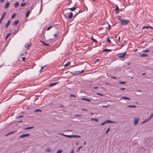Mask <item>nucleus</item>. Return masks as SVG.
Listing matches in <instances>:
<instances>
[{"instance_id":"nucleus-1","label":"nucleus","mask_w":153,"mask_h":153,"mask_svg":"<svg viewBox=\"0 0 153 153\" xmlns=\"http://www.w3.org/2000/svg\"><path fill=\"white\" fill-rule=\"evenodd\" d=\"M66 9L64 10L63 11L64 14L66 16H68L70 19H71L73 16V14L72 13L70 12L69 13H67L66 12Z\"/></svg>"},{"instance_id":"nucleus-2","label":"nucleus","mask_w":153,"mask_h":153,"mask_svg":"<svg viewBox=\"0 0 153 153\" xmlns=\"http://www.w3.org/2000/svg\"><path fill=\"white\" fill-rule=\"evenodd\" d=\"M130 22L128 20H126L123 19L121 21V25H127Z\"/></svg>"},{"instance_id":"nucleus-3","label":"nucleus","mask_w":153,"mask_h":153,"mask_svg":"<svg viewBox=\"0 0 153 153\" xmlns=\"http://www.w3.org/2000/svg\"><path fill=\"white\" fill-rule=\"evenodd\" d=\"M139 117L137 118L136 117H134V125L135 126L137 125L138 122V121L139 120Z\"/></svg>"},{"instance_id":"nucleus-4","label":"nucleus","mask_w":153,"mask_h":153,"mask_svg":"<svg viewBox=\"0 0 153 153\" xmlns=\"http://www.w3.org/2000/svg\"><path fill=\"white\" fill-rule=\"evenodd\" d=\"M126 52H124L123 53H120L118 54V55H120L119 56V57L123 58L125 57L126 56Z\"/></svg>"},{"instance_id":"nucleus-5","label":"nucleus","mask_w":153,"mask_h":153,"mask_svg":"<svg viewBox=\"0 0 153 153\" xmlns=\"http://www.w3.org/2000/svg\"><path fill=\"white\" fill-rule=\"evenodd\" d=\"M6 13V12H4L2 14V16H1V19H0V24H1V23L3 19L5 17Z\"/></svg>"},{"instance_id":"nucleus-6","label":"nucleus","mask_w":153,"mask_h":153,"mask_svg":"<svg viewBox=\"0 0 153 153\" xmlns=\"http://www.w3.org/2000/svg\"><path fill=\"white\" fill-rule=\"evenodd\" d=\"M59 134L62 135V136H64L66 137H69V138L72 137V135H65V134H64L61 133H59Z\"/></svg>"},{"instance_id":"nucleus-7","label":"nucleus","mask_w":153,"mask_h":153,"mask_svg":"<svg viewBox=\"0 0 153 153\" xmlns=\"http://www.w3.org/2000/svg\"><path fill=\"white\" fill-rule=\"evenodd\" d=\"M30 135L28 133L26 134H23L21 136H20V138H22L24 137H28V136H30Z\"/></svg>"},{"instance_id":"nucleus-8","label":"nucleus","mask_w":153,"mask_h":153,"mask_svg":"<svg viewBox=\"0 0 153 153\" xmlns=\"http://www.w3.org/2000/svg\"><path fill=\"white\" fill-rule=\"evenodd\" d=\"M57 83H58V82H54L51 83L49 86L50 87H52L54 85H56L57 84Z\"/></svg>"},{"instance_id":"nucleus-9","label":"nucleus","mask_w":153,"mask_h":153,"mask_svg":"<svg viewBox=\"0 0 153 153\" xmlns=\"http://www.w3.org/2000/svg\"><path fill=\"white\" fill-rule=\"evenodd\" d=\"M10 5V3L9 2V1H7L5 7H4V8L5 9H6L9 6V5Z\"/></svg>"},{"instance_id":"nucleus-10","label":"nucleus","mask_w":153,"mask_h":153,"mask_svg":"<svg viewBox=\"0 0 153 153\" xmlns=\"http://www.w3.org/2000/svg\"><path fill=\"white\" fill-rule=\"evenodd\" d=\"M116 9L115 10V11H116V13H119V8L117 5H116Z\"/></svg>"},{"instance_id":"nucleus-11","label":"nucleus","mask_w":153,"mask_h":153,"mask_svg":"<svg viewBox=\"0 0 153 153\" xmlns=\"http://www.w3.org/2000/svg\"><path fill=\"white\" fill-rule=\"evenodd\" d=\"M31 11L30 10H28L26 13V18H27L29 16L30 13H31Z\"/></svg>"},{"instance_id":"nucleus-12","label":"nucleus","mask_w":153,"mask_h":153,"mask_svg":"<svg viewBox=\"0 0 153 153\" xmlns=\"http://www.w3.org/2000/svg\"><path fill=\"white\" fill-rule=\"evenodd\" d=\"M30 46V43L27 44L25 45V47L27 49H28V48Z\"/></svg>"},{"instance_id":"nucleus-13","label":"nucleus","mask_w":153,"mask_h":153,"mask_svg":"<svg viewBox=\"0 0 153 153\" xmlns=\"http://www.w3.org/2000/svg\"><path fill=\"white\" fill-rule=\"evenodd\" d=\"M10 20H8L6 25H5V27L7 28L8 27V26L9 25H10Z\"/></svg>"},{"instance_id":"nucleus-14","label":"nucleus","mask_w":153,"mask_h":153,"mask_svg":"<svg viewBox=\"0 0 153 153\" xmlns=\"http://www.w3.org/2000/svg\"><path fill=\"white\" fill-rule=\"evenodd\" d=\"M81 100H85V101H88V102H91V100H89V99L86 98H81Z\"/></svg>"},{"instance_id":"nucleus-15","label":"nucleus","mask_w":153,"mask_h":153,"mask_svg":"<svg viewBox=\"0 0 153 153\" xmlns=\"http://www.w3.org/2000/svg\"><path fill=\"white\" fill-rule=\"evenodd\" d=\"M127 107L128 108H136V106L135 105H128L127 106Z\"/></svg>"},{"instance_id":"nucleus-16","label":"nucleus","mask_w":153,"mask_h":153,"mask_svg":"<svg viewBox=\"0 0 153 153\" xmlns=\"http://www.w3.org/2000/svg\"><path fill=\"white\" fill-rule=\"evenodd\" d=\"M76 8V7H73L71 8H68L66 9L67 10V9H70L71 11H73Z\"/></svg>"},{"instance_id":"nucleus-17","label":"nucleus","mask_w":153,"mask_h":153,"mask_svg":"<svg viewBox=\"0 0 153 153\" xmlns=\"http://www.w3.org/2000/svg\"><path fill=\"white\" fill-rule=\"evenodd\" d=\"M122 99H123L124 100H129L130 99V98L129 97H123L121 98Z\"/></svg>"},{"instance_id":"nucleus-18","label":"nucleus","mask_w":153,"mask_h":153,"mask_svg":"<svg viewBox=\"0 0 153 153\" xmlns=\"http://www.w3.org/2000/svg\"><path fill=\"white\" fill-rule=\"evenodd\" d=\"M140 57H146L148 56V55L146 54H141L140 55Z\"/></svg>"},{"instance_id":"nucleus-19","label":"nucleus","mask_w":153,"mask_h":153,"mask_svg":"<svg viewBox=\"0 0 153 153\" xmlns=\"http://www.w3.org/2000/svg\"><path fill=\"white\" fill-rule=\"evenodd\" d=\"M111 50L110 49H105L103 50V52H108L109 51H111Z\"/></svg>"},{"instance_id":"nucleus-20","label":"nucleus","mask_w":153,"mask_h":153,"mask_svg":"<svg viewBox=\"0 0 153 153\" xmlns=\"http://www.w3.org/2000/svg\"><path fill=\"white\" fill-rule=\"evenodd\" d=\"M76 137L78 138H79L81 137V136L79 135H72V137Z\"/></svg>"},{"instance_id":"nucleus-21","label":"nucleus","mask_w":153,"mask_h":153,"mask_svg":"<svg viewBox=\"0 0 153 153\" xmlns=\"http://www.w3.org/2000/svg\"><path fill=\"white\" fill-rule=\"evenodd\" d=\"M19 3L18 2H16L15 4V7H17L19 5Z\"/></svg>"},{"instance_id":"nucleus-22","label":"nucleus","mask_w":153,"mask_h":153,"mask_svg":"<svg viewBox=\"0 0 153 153\" xmlns=\"http://www.w3.org/2000/svg\"><path fill=\"white\" fill-rule=\"evenodd\" d=\"M117 19L120 21V22L123 19H122L120 16H118L117 17Z\"/></svg>"},{"instance_id":"nucleus-23","label":"nucleus","mask_w":153,"mask_h":153,"mask_svg":"<svg viewBox=\"0 0 153 153\" xmlns=\"http://www.w3.org/2000/svg\"><path fill=\"white\" fill-rule=\"evenodd\" d=\"M33 128V126H32L31 127H26V128H25L24 129V130H28L29 129H32V128Z\"/></svg>"},{"instance_id":"nucleus-24","label":"nucleus","mask_w":153,"mask_h":153,"mask_svg":"<svg viewBox=\"0 0 153 153\" xmlns=\"http://www.w3.org/2000/svg\"><path fill=\"white\" fill-rule=\"evenodd\" d=\"M19 20H17L16 21H15L14 22V23L13 24L15 26H16L17 24L19 23Z\"/></svg>"},{"instance_id":"nucleus-25","label":"nucleus","mask_w":153,"mask_h":153,"mask_svg":"<svg viewBox=\"0 0 153 153\" xmlns=\"http://www.w3.org/2000/svg\"><path fill=\"white\" fill-rule=\"evenodd\" d=\"M153 117V113L148 118V121H149Z\"/></svg>"},{"instance_id":"nucleus-26","label":"nucleus","mask_w":153,"mask_h":153,"mask_svg":"<svg viewBox=\"0 0 153 153\" xmlns=\"http://www.w3.org/2000/svg\"><path fill=\"white\" fill-rule=\"evenodd\" d=\"M38 111L41 112L42 111L41 110L39 109H36V110H34V112H37Z\"/></svg>"},{"instance_id":"nucleus-27","label":"nucleus","mask_w":153,"mask_h":153,"mask_svg":"<svg viewBox=\"0 0 153 153\" xmlns=\"http://www.w3.org/2000/svg\"><path fill=\"white\" fill-rule=\"evenodd\" d=\"M117 40L118 42H120V37L119 36H118V37L117 36H116Z\"/></svg>"},{"instance_id":"nucleus-28","label":"nucleus","mask_w":153,"mask_h":153,"mask_svg":"<svg viewBox=\"0 0 153 153\" xmlns=\"http://www.w3.org/2000/svg\"><path fill=\"white\" fill-rule=\"evenodd\" d=\"M26 4V3H22L20 4V6L21 7H23Z\"/></svg>"},{"instance_id":"nucleus-29","label":"nucleus","mask_w":153,"mask_h":153,"mask_svg":"<svg viewBox=\"0 0 153 153\" xmlns=\"http://www.w3.org/2000/svg\"><path fill=\"white\" fill-rule=\"evenodd\" d=\"M46 65H44L41 68V69L40 70V71L39 72H42V71H43V69L45 67Z\"/></svg>"},{"instance_id":"nucleus-30","label":"nucleus","mask_w":153,"mask_h":153,"mask_svg":"<svg viewBox=\"0 0 153 153\" xmlns=\"http://www.w3.org/2000/svg\"><path fill=\"white\" fill-rule=\"evenodd\" d=\"M106 41L108 42L109 43H111V41L109 39L108 37L106 39Z\"/></svg>"},{"instance_id":"nucleus-31","label":"nucleus","mask_w":153,"mask_h":153,"mask_svg":"<svg viewBox=\"0 0 153 153\" xmlns=\"http://www.w3.org/2000/svg\"><path fill=\"white\" fill-rule=\"evenodd\" d=\"M11 35V33H9V34H7V35L5 37L6 39H7L9 37V36H10V35Z\"/></svg>"},{"instance_id":"nucleus-32","label":"nucleus","mask_w":153,"mask_h":153,"mask_svg":"<svg viewBox=\"0 0 153 153\" xmlns=\"http://www.w3.org/2000/svg\"><path fill=\"white\" fill-rule=\"evenodd\" d=\"M91 120L93 121H95L96 122H97L98 121V120L96 118H92Z\"/></svg>"},{"instance_id":"nucleus-33","label":"nucleus","mask_w":153,"mask_h":153,"mask_svg":"<svg viewBox=\"0 0 153 153\" xmlns=\"http://www.w3.org/2000/svg\"><path fill=\"white\" fill-rule=\"evenodd\" d=\"M110 128L109 127L108 128L107 130L105 132V134H107L108 132V131H109L110 130Z\"/></svg>"},{"instance_id":"nucleus-34","label":"nucleus","mask_w":153,"mask_h":153,"mask_svg":"<svg viewBox=\"0 0 153 153\" xmlns=\"http://www.w3.org/2000/svg\"><path fill=\"white\" fill-rule=\"evenodd\" d=\"M149 28V25L148 26H144L143 27L142 29H144L145 28L148 29Z\"/></svg>"},{"instance_id":"nucleus-35","label":"nucleus","mask_w":153,"mask_h":153,"mask_svg":"<svg viewBox=\"0 0 153 153\" xmlns=\"http://www.w3.org/2000/svg\"><path fill=\"white\" fill-rule=\"evenodd\" d=\"M70 62H68L67 63L64 65L65 67H66L68 66L70 64Z\"/></svg>"},{"instance_id":"nucleus-36","label":"nucleus","mask_w":153,"mask_h":153,"mask_svg":"<svg viewBox=\"0 0 153 153\" xmlns=\"http://www.w3.org/2000/svg\"><path fill=\"white\" fill-rule=\"evenodd\" d=\"M149 52V51L148 50H144V51H142V52L143 53H145Z\"/></svg>"},{"instance_id":"nucleus-37","label":"nucleus","mask_w":153,"mask_h":153,"mask_svg":"<svg viewBox=\"0 0 153 153\" xmlns=\"http://www.w3.org/2000/svg\"><path fill=\"white\" fill-rule=\"evenodd\" d=\"M62 151V150H59L57 151L56 153H61Z\"/></svg>"},{"instance_id":"nucleus-38","label":"nucleus","mask_w":153,"mask_h":153,"mask_svg":"<svg viewBox=\"0 0 153 153\" xmlns=\"http://www.w3.org/2000/svg\"><path fill=\"white\" fill-rule=\"evenodd\" d=\"M110 25H108V26L106 27V28L108 30H109L110 28Z\"/></svg>"},{"instance_id":"nucleus-39","label":"nucleus","mask_w":153,"mask_h":153,"mask_svg":"<svg viewBox=\"0 0 153 153\" xmlns=\"http://www.w3.org/2000/svg\"><path fill=\"white\" fill-rule=\"evenodd\" d=\"M148 121V119H146V120H144V121H143L142 122V124H143L144 123H145V122H146L147 121Z\"/></svg>"},{"instance_id":"nucleus-40","label":"nucleus","mask_w":153,"mask_h":153,"mask_svg":"<svg viewBox=\"0 0 153 153\" xmlns=\"http://www.w3.org/2000/svg\"><path fill=\"white\" fill-rule=\"evenodd\" d=\"M91 39H92L93 41H94V42H97V40L96 39H94V38H93V37L91 38Z\"/></svg>"},{"instance_id":"nucleus-41","label":"nucleus","mask_w":153,"mask_h":153,"mask_svg":"<svg viewBox=\"0 0 153 153\" xmlns=\"http://www.w3.org/2000/svg\"><path fill=\"white\" fill-rule=\"evenodd\" d=\"M51 151V149L49 148H48L46 150V151L47 152H50Z\"/></svg>"},{"instance_id":"nucleus-42","label":"nucleus","mask_w":153,"mask_h":153,"mask_svg":"<svg viewBox=\"0 0 153 153\" xmlns=\"http://www.w3.org/2000/svg\"><path fill=\"white\" fill-rule=\"evenodd\" d=\"M105 122L106 124V123H109L110 120H106V121H105Z\"/></svg>"},{"instance_id":"nucleus-43","label":"nucleus","mask_w":153,"mask_h":153,"mask_svg":"<svg viewBox=\"0 0 153 153\" xmlns=\"http://www.w3.org/2000/svg\"><path fill=\"white\" fill-rule=\"evenodd\" d=\"M106 123H105V121L104 122L102 123L101 124V125L102 126L103 125H104L106 124Z\"/></svg>"},{"instance_id":"nucleus-44","label":"nucleus","mask_w":153,"mask_h":153,"mask_svg":"<svg viewBox=\"0 0 153 153\" xmlns=\"http://www.w3.org/2000/svg\"><path fill=\"white\" fill-rule=\"evenodd\" d=\"M97 94L99 95H100L102 96H104V95L103 94L99 93H97Z\"/></svg>"},{"instance_id":"nucleus-45","label":"nucleus","mask_w":153,"mask_h":153,"mask_svg":"<svg viewBox=\"0 0 153 153\" xmlns=\"http://www.w3.org/2000/svg\"><path fill=\"white\" fill-rule=\"evenodd\" d=\"M70 97H75V98L76 97V96L74 95V94H71L70 95Z\"/></svg>"},{"instance_id":"nucleus-46","label":"nucleus","mask_w":153,"mask_h":153,"mask_svg":"<svg viewBox=\"0 0 153 153\" xmlns=\"http://www.w3.org/2000/svg\"><path fill=\"white\" fill-rule=\"evenodd\" d=\"M126 83V82H119V83L120 84H125Z\"/></svg>"},{"instance_id":"nucleus-47","label":"nucleus","mask_w":153,"mask_h":153,"mask_svg":"<svg viewBox=\"0 0 153 153\" xmlns=\"http://www.w3.org/2000/svg\"><path fill=\"white\" fill-rule=\"evenodd\" d=\"M102 107L103 108H108L109 107V106L108 105H103L102 106Z\"/></svg>"},{"instance_id":"nucleus-48","label":"nucleus","mask_w":153,"mask_h":153,"mask_svg":"<svg viewBox=\"0 0 153 153\" xmlns=\"http://www.w3.org/2000/svg\"><path fill=\"white\" fill-rule=\"evenodd\" d=\"M81 10H79V12H78V13L77 14L74 15L73 16L74 17V18L75 17H76V15H77V14Z\"/></svg>"},{"instance_id":"nucleus-49","label":"nucleus","mask_w":153,"mask_h":153,"mask_svg":"<svg viewBox=\"0 0 153 153\" xmlns=\"http://www.w3.org/2000/svg\"><path fill=\"white\" fill-rule=\"evenodd\" d=\"M15 15H16V14H13L12 16H11V18H12V19H13V18L15 17Z\"/></svg>"},{"instance_id":"nucleus-50","label":"nucleus","mask_w":153,"mask_h":153,"mask_svg":"<svg viewBox=\"0 0 153 153\" xmlns=\"http://www.w3.org/2000/svg\"><path fill=\"white\" fill-rule=\"evenodd\" d=\"M52 28V27H51V26L49 27H48L47 28V30H50V29Z\"/></svg>"},{"instance_id":"nucleus-51","label":"nucleus","mask_w":153,"mask_h":153,"mask_svg":"<svg viewBox=\"0 0 153 153\" xmlns=\"http://www.w3.org/2000/svg\"><path fill=\"white\" fill-rule=\"evenodd\" d=\"M109 123H116V122H114V121H111V120H110V122H109Z\"/></svg>"},{"instance_id":"nucleus-52","label":"nucleus","mask_w":153,"mask_h":153,"mask_svg":"<svg viewBox=\"0 0 153 153\" xmlns=\"http://www.w3.org/2000/svg\"><path fill=\"white\" fill-rule=\"evenodd\" d=\"M22 117H23V116H22V115L20 116H17L16 117V118L17 119V118H20Z\"/></svg>"},{"instance_id":"nucleus-53","label":"nucleus","mask_w":153,"mask_h":153,"mask_svg":"<svg viewBox=\"0 0 153 153\" xmlns=\"http://www.w3.org/2000/svg\"><path fill=\"white\" fill-rule=\"evenodd\" d=\"M26 59V58L25 57H23L22 58V59L23 60V61H24Z\"/></svg>"},{"instance_id":"nucleus-54","label":"nucleus","mask_w":153,"mask_h":153,"mask_svg":"<svg viewBox=\"0 0 153 153\" xmlns=\"http://www.w3.org/2000/svg\"><path fill=\"white\" fill-rule=\"evenodd\" d=\"M84 71V70H82L81 71H79V74H80L82 73Z\"/></svg>"},{"instance_id":"nucleus-55","label":"nucleus","mask_w":153,"mask_h":153,"mask_svg":"<svg viewBox=\"0 0 153 153\" xmlns=\"http://www.w3.org/2000/svg\"><path fill=\"white\" fill-rule=\"evenodd\" d=\"M42 42L43 43V44H44L45 45H49L48 44L45 43L43 42Z\"/></svg>"},{"instance_id":"nucleus-56","label":"nucleus","mask_w":153,"mask_h":153,"mask_svg":"<svg viewBox=\"0 0 153 153\" xmlns=\"http://www.w3.org/2000/svg\"><path fill=\"white\" fill-rule=\"evenodd\" d=\"M149 28L151 29H153V28L152 27H151V26H149Z\"/></svg>"},{"instance_id":"nucleus-57","label":"nucleus","mask_w":153,"mask_h":153,"mask_svg":"<svg viewBox=\"0 0 153 153\" xmlns=\"http://www.w3.org/2000/svg\"><path fill=\"white\" fill-rule=\"evenodd\" d=\"M5 0H1L0 1V2L1 3L4 1Z\"/></svg>"},{"instance_id":"nucleus-58","label":"nucleus","mask_w":153,"mask_h":153,"mask_svg":"<svg viewBox=\"0 0 153 153\" xmlns=\"http://www.w3.org/2000/svg\"><path fill=\"white\" fill-rule=\"evenodd\" d=\"M82 146H80V147L78 148V150H77V151H79V149H80L81 148H82Z\"/></svg>"},{"instance_id":"nucleus-59","label":"nucleus","mask_w":153,"mask_h":153,"mask_svg":"<svg viewBox=\"0 0 153 153\" xmlns=\"http://www.w3.org/2000/svg\"><path fill=\"white\" fill-rule=\"evenodd\" d=\"M82 110H83V111H87V110H86V109H84V108H82Z\"/></svg>"},{"instance_id":"nucleus-60","label":"nucleus","mask_w":153,"mask_h":153,"mask_svg":"<svg viewBox=\"0 0 153 153\" xmlns=\"http://www.w3.org/2000/svg\"><path fill=\"white\" fill-rule=\"evenodd\" d=\"M14 132H9L8 134H12Z\"/></svg>"},{"instance_id":"nucleus-61","label":"nucleus","mask_w":153,"mask_h":153,"mask_svg":"<svg viewBox=\"0 0 153 153\" xmlns=\"http://www.w3.org/2000/svg\"><path fill=\"white\" fill-rule=\"evenodd\" d=\"M125 89L124 88H121L120 90H124Z\"/></svg>"},{"instance_id":"nucleus-62","label":"nucleus","mask_w":153,"mask_h":153,"mask_svg":"<svg viewBox=\"0 0 153 153\" xmlns=\"http://www.w3.org/2000/svg\"><path fill=\"white\" fill-rule=\"evenodd\" d=\"M98 88V87H94L93 88H94V89H97V88Z\"/></svg>"},{"instance_id":"nucleus-63","label":"nucleus","mask_w":153,"mask_h":153,"mask_svg":"<svg viewBox=\"0 0 153 153\" xmlns=\"http://www.w3.org/2000/svg\"><path fill=\"white\" fill-rule=\"evenodd\" d=\"M99 60V59H97V60H96L95 61V62H98V61Z\"/></svg>"},{"instance_id":"nucleus-64","label":"nucleus","mask_w":153,"mask_h":153,"mask_svg":"<svg viewBox=\"0 0 153 153\" xmlns=\"http://www.w3.org/2000/svg\"><path fill=\"white\" fill-rule=\"evenodd\" d=\"M112 78L114 79H116V77H112Z\"/></svg>"}]
</instances>
